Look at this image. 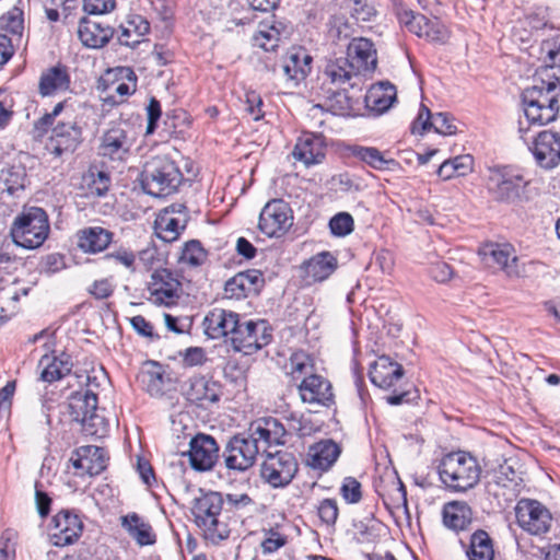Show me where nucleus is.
<instances>
[{"instance_id":"nucleus-1","label":"nucleus","mask_w":560,"mask_h":560,"mask_svg":"<svg viewBox=\"0 0 560 560\" xmlns=\"http://www.w3.org/2000/svg\"><path fill=\"white\" fill-rule=\"evenodd\" d=\"M486 189L492 201L512 207H523L530 200L528 187L530 182L523 172L511 165L488 167Z\"/></svg>"},{"instance_id":"nucleus-2","label":"nucleus","mask_w":560,"mask_h":560,"mask_svg":"<svg viewBox=\"0 0 560 560\" xmlns=\"http://www.w3.org/2000/svg\"><path fill=\"white\" fill-rule=\"evenodd\" d=\"M436 469L444 488L457 493L474 489L479 483L482 471L477 457L466 451L443 455Z\"/></svg>"},{"instance_id":"nucleus-3","label":"nucleus","mask_w":560,"mask_h":560,"mask_svg":"<svg viewBox=\"0 0 560 560\" xmlns=\"http://www.w3.org/2000/svg\"><path fill=\"white\" fill-rule=\"evenodd\" d=\"M224 499L220 492L201 493L194 500L191 513L196 525L202 530L207 540L218 544L230 535L228 523L220 520Z\"/></svg>"},{"instance_id":"nucleus-4","label":"nucleus","mask_w":560,"mask_h":560,"mask_svg":"<svg viewBox=\"0 0 560 560\" xmlns=\"http://www.w3.org/2000/svg\"><path fill=\"white\" fill-rule=\"evenodd\" d=\"M49 231L48 215L38 207L23 208L10 226L12 242L26 249L40 247L47 240Z\"/></svg>"},{"instance_id":"nucleus-5","label":"nucleus","mask_w":560,"mask_h":560,"mask_svg":"<svg viewBox=\"0 0 560 560\" xmlns=\"http://www.w3.org/2000/svg\"><path fill=\"white\" fill-rule=\"evenodd\" d=\"M142 188L153 197H166L177 190L183 174L176 163L165 155L151 158L142 171Z\"/></svg>"},{"instance_id":"nucleus-6","label":"nucleus","mask_w":560,"mask_h":560,"mask_svg":"<svg viewBox=\"0 0 560 560\" xmlns=\"http://www.w3.org/2000/svg\"><path fill=\"white\" fill-rule=\"evenodd\" d=\"M271 338L272 335L265 320H238L230 342L235 351L249 355L267 346Z\"/></svg>"},{"instance_id":"nucleus-7","label":"nucleus","mask_w":560,"mask_h":560,"mask_svg":"<svg viewBox=\"0 0 560 560\" xmlns=\"http://www.w3.org/2000/svg\"><path fill=\"white\" fill-rule=\"evenodd\" d=\"M299 465L294 455L287 451L268 453L261 464V478L273 488L288 486L295 474Z\"/></svg>"},{"instance_id":"nucleus-8","label":"nucleus","mask_w":560,"mask_h":560,"mask_svg":"<svg viewBox=\"0 0 560 560\" xmlns=\"http://www.w3.org/2000/svg\"><path fill=\"white\" fill-rule=\"evenodd\" d=\"M518 526L530 535L547 534L552 525L550 511L538 500L523 498L515 505Z\"/></svg>"},{"instance_id":"nucleus-9","label":"nucleus","mask_w":560,"mask_h":560,"mask_svg":"<svg viewBox=\"0 0 560 560\" xmlns=\"http://www.w3.org/2000/svg\"><path fill=\"white\" fill-rule=\"evenodd\" d=\"M293 224L292 210L281 199H273L265 205L259 214L258 228L269 237L284 235Z\"/></svg>"},{"instance_id":"nucleus-10","label":"nucleus","mask_w":560,"mask_h":560,"mask_svg":"<svg viewBox=\"0 0 560 560\" xmlns=\"http://www.w3.org/2000/svg\"><path fill=\"white\" fill-rule=\"evenodd\" d=\"M258 454L255 441L249 436L235 435L226 444L223 458L226 468L245 471L255 464Z\"/></svg>"},{"instance_id":"nucleus-11","label":"nucleus","mask_w":560,"mask_h":560,"mask_svg":"<svg viewBox=\"0 0 560 560\" xmlns=\"http://www.w3.org/2000/svg\"><path fill=\"white\" fill-rule=\"evenodd\" d=\"M478 254L486 267L502 270L509 277L520 275L518 258L510 244L486 243L479 248Z\"/></svg>"},{"instance_id":"nucleus-12","label":"nucleus","mask_w":560,"mask_h":560,"mask_svg":"<svg viewBox=\"0 0 560 560\" xmlns=\"http://www.w3.org/2000/svg\"><path fill=\"white\" fill-rule=\"evenodd\" d=\"M299 395L304 404L329 407L334 404L331 383L322 375L304 376L298 386Z\"/></svg>"},{"instance_id":"nucleus-13","label":"nucleus","mask_w":560,"mask_h":560,"mask_svg":"<svg viewBox=\"0 0 560 560\" xmlns=\"http://www.w3.org/2000/svg\"><path fill=\"white\" fill-rule=\"evenodd\" d=\"M132 144L133 139L130 132L119 126H115L103 133L98 153L112 161L122 162L129 156Z\"/></svg>"},{"instance_id":"nucleus-14","label":"nucleus","mask_w":560,"mask_h":560,"mask_svg":"<svg viewBox=\"0 0 560 560\" xmlns=\"http://www.w3.org/2000/svg\"><path fill=\"white\" fill-rule=\"evenodd\" d=\"M82 141L81 127L74 121H59L51 131L47 149L55 155L72 153Z\"/></svg>"},{"instance_id":"nucleus-15","label":"nucleus","mask_w":560,"mask_h":560,"mask_svg":"<svg viewBox=\"0 0 560 560\" xmlns=\"http://www.w3.org/2000/svg\"><path fill=\"white\" fill-rule=\"evenodd\" d=\"M179 282L167 269H158L149 282L150 300L158 305H172L178 298Z\"/></svg>"},{"instance_id":"nucleus-16","label":"nucleus","mask_w":560,"mask_h":560,"mask_svg":"<svg viewBox=\"0 0 560 560\" xmlns=\"http://www.w3.org/2000/svg\"><path fill=\"white\" fill-rule=\"evenodd\" d=\"M337 258L329 252H322L300 266V277L305 285L328 279L337 269Z\"/></svg>"},{"instance_id":"nucleus-17","label":"nucleus","mask_w":560,"mask_h":560,"mask_svg":"<svg viewBox=\"0 0 560 560\" xmlns=\"http://www.w3.org/2000/svg\"><path fill=\"white\" fill-rule=\"evenodd\" d=\"M285 430L282 423L272 417L260 418L250 423L249 439L256 442L259 452L271 445L283 444Z\"/></svg>"},{"instance_id":"nucleus-18","label":"nucleus","mask_w":560,"mask_h":560,"mask_svg":"<svg viewBox=\"0 0 560 560\" xmlns=\"http://www.w3.org/2000/svg\"><path fill=\"white\" fill-rule=\"evenodd\" d=\"M189 462L194 469L210 470L219 458V446L215 440L206 434H198L189 443Z\"/></svg>"},{"instance_id":"nucleus-19","label":"nucleus","mask_w":560,"mask_h":560,"mask_svg":"<svg viewBox=\"0 0 560 560\" xmlns=\"http://www.w3.org/2000/svg\"><path fill=\"white\" fill-rule=\"evenodd\" d=\"M530 150L541 167H556L560 163V135L550 130L540 131Z\"/></svg>"},{"instance_id":"nucleus-20","label":"nucleus","mask_w":560,"mask_h":560,"mask_svg":"<svg viewBox=\"0 0 560 560\" xmlns=\"http://www.w3.org/2000/svg\"><path fill=\"white\" fill-rule=\"evenodd\" d=\"M114 28L98 18H83L78 26V37L83 46L92 49L104 47L113 37Z\"/></svg>"},{"instance_id":"nucleus-21","label":"nucleus","mask_w":560,"mask_h":560,"mask_svg":"<svg viewBox=\"0 0 560 560\" xmlns=\"http://www.w3.org/2000/svg\"><path fill=\"white\" fill-rule=\"evenodd\" d=\"M106 452L95 445H84L78 447L70 460L75 469L81 470V475L95 476L101 474L107 466Z\"/></svg>"},{"instance_id":"nucleus-22","label":"nucleus","mask_w":560,"mask_h":560,"mask_svg":"<svg viewBox=\"0 0 560 560\" xmlns=\"http://www.w3.org/2000/svg\"><path fill=\"white\" fill-rule=\"evenodd\" d=\"M83 529L78 515L69 511H60L52 518L51 539L56 546H67L75 541Z\"/></svg>"},{"instance_id":"nucleus-23","label":"nucleus","mask_w":560,"mask_h":560,"mask_svg":"<svg viewBox=\"0 0 560 560\" xmlns=\"http://www.w3.org/2000/svg\"><path fill=\"white\" fill-rule=\"evenodd\" d=\"M238 320L240 315L232 311L213 308L206 315L202 325L206 335L212 339L230 338Z\"/></svg>"},{"instance_id":"nucleus-24","label":"nucleus","mask_w":560,"mask_h":560,"mask_svg":"<svg viewBox=\"0 0 560 560\" xmlns=\"http://www.w3.org/2000/svg\"><path fill=\"white\" fill-rule=\"evenodd\" d=\"M371 382L383 389L393 387L404 374L402 366L393 361L387 355H382L375 360L370 368Z\"/></svg>"},{"instance_id":"nucleus-25","label":"nucleus","mask_w":560,"mask_h":560,"mask_svg":"<svg viewBox=\"0 0 560 560\" xmlns=\"http://www.w3.org/2000/svg\"><path fill=\"white\" fill-rule=\"evenodd\" d=\"M347 58L360 75L373 71L376 67V51L366 38H353L347 47Z\"/></svg>"},{"instance_id":"nucleus-26","label":"nucleus","mask_w":560,"mask_h":560,"mask_svg":"<svg viewBox=\"0 0 560 560\" xmlns=\"http://www.w3.org/2000/svg\"><path fill=\"white\" fill-rule=\"evenodd\" d=\"M183 390L189 401L199 404L200 406L217 402L220 398L217 383L203 376L190 377Z\"/></svg>"},{"instance_id":"nucleus-27","label":"nucleus","mask_w":560,"mask_h":560,"mask_svg":"<svg viewBox=\"0 0 560 560\" xmlns=\"http://www.w3.org/2000/svg\"><path fill=\"white\" fill-rule=\"evenodd\" d=\"M113 236V232L102 226H89L78 231L77 245L84 253L97 254L109 246Z\"/></svg>"},{"instance_id":"nucleus-28","label":"nucleus","mask_w":560,"mask_h":560,"mask_svg":"<svg viewBox=\"0 0 560 560\" xmlns=\"http://www.w3.org/2000/svg\"><path fill=\"white\" fill-rule=\"evenodd\" d=\"M293 156L307 166L320 163L325 156L320 135H316V132L304 133L294 147Z\"/></svg>"},{"instance_id":"nucleus-29","label":"nucleus","mask_w":560,"mask_h":560,"mask_svg":"<svg viewBox=\"0 0 560 560\" xmlns=\"http://www.w3.org/2000/svg\"><path fill=\"white\" fill-rule=\"evenodd\" d=\"M522 103L546 104L552 108L560 107V83L558 81L540 82L524 89L521 94Z\"/></svg>"},{"instance_id":"nucleus-30","label":"nucleus","mask_w":560,"mask_h":560,"mask_svg":"<svg viewBox=\"0 0 560 560\" xmlns=\"http://www.w3.org/2000/svg\"><path fill=\"white\" fill-rule=\"evenodd\" d=\"M312 57L302 47L291 48L283 58L282 70L288 80L296 84L311 71Z\"/></svg>"},{"instance_id":"nucleus-31","label":"nucleus","mask_w":560,"mask_h":560,"mask_svg":"<svg viewBox=\"0 0 560 560\" xmlns=\"http://www.w3.org/2000/svg\"><path fill=\"white\" fill-rule=\"evenodd\" d=\"M340 448L331 440H323L310 446L307 452V464L319 470H327L337 460Z\"/></svg>"},{"instance_id":"nucleus-32","label":"nucleus","mask_w":560,"mask_h":560,"mask_svg":"<svg viewBox=\"0 0 560 560\" xmlns=\"http://www.w3.org/2000/svg\"><path fill=\"white\" fill-rule=\"evenodd\" d=\"M120 521L122 528L139 546H149L155 542L156 535L152 526L137 513L124 515Z\"/></svg>"},{"instance_id":"nucleus-33","label":"nucleus","mask_w":560,"mask_h":560,"mask_svg":"<svg viewBox=\"0 0 560 560\" xmlns=\"http://www.w3.org/2000/svg\"><path fill=\"white\" fill-rule=\"evenodd\" d=\"M443 522L453 530H465L472 522L471 508L465 501H452L444 505Z\"/></svg>"},{"instance_id":"nucleus-34","label":"nucleus","mask_w":560,"mask_h":560,"mask_svg":"<svg viewBox=\"0 0 560 560\" xmlns=\"http://www.w3.org/2000/svg\"><path fill=\"white\" fill-rule=\"evenodd\" d=\"M185 207L183 205L172 206L170 209L159 215L156 219V230L159 236L165 242H172L178 237L184 230V219L174 217V213H182Z\"/></svg>"},{"instance_id":"nucleus-35","label":"nucleus","mask_w":560,"mask_h":560,"mask_svg":"<svg viewBox=\"0 0 560 560\" xmlns=\"http://www.w3.org/2000/svg\"><path fill=\"white\" fill-rule=\"evenodd\" d=\"M97 410L96 395L86 389L75 392L69 397L68 411L71 419L75 422H82L90 415Z\"/></svg>"},{"instance_id":"nucleus-36","label":"nucleus","mask_w":560,"mask_h":560,"mask_svg":"<svg viewBox=\"0 0 560 560\" xmlns=\"http://www.w3.org/2000/svg\"><path fill=\"white\" fill-rule=\"evenodd\" d=\"M70 78L67 69L61 66L49 68L39 80V92L42 95H51L59 91L69 89Z\"/></svg>"},{"instance_id":"nucleus-37","label":"nucleus","mask_w":560,"mask_h":560,"mask_svg":"<svg viewBox=\"0 0 560 560\" xmlns=\"http://www.w3.org/2000/svg\"><path fill=\"white\" fill-rule=\"evenodd\" d=\"M38 366L42 368L40 378L45 382L51 383L68 375L71 371L72 364L66 355L57 358L44 354L39 360Z\"/></svg>"},{"instance_id":"nucleus-38","label":"nucleus","mask_w":560,"mask_h":560,"mask_svg":"<svg viewBox=\"0 0 560 560\" xmlns=\"http://www.w3.org/2000/svg\"><path fill=\"white\" fill-rule=\"evenodd\" d=\"M396 97L395 86L390 83L373 85L365 95L366 106L371 109L383 113L388 109Z\"/></svg>"},{"instance_id":"nucleus-39","label":"nucleus","mask_w":560,"mask_h":560,"mask_svg":"<svg viewBox=\"0 0 560 560\" xmlns=\"http://www.w3.org/2000/svg\"><path fill=\"white\" fill-rule=\"evenodd\" d=\"M466 555L469 560H493V542L486 530L478 529L470 536Z\"/></svg>"},{"instance_id":"nucleus-40","label":"nucleus","mask_w":560,"mask_h":560,"mask_svg":"<svg viewBox=\"0 0 560 560\" xmlns=\"http://www.w3.org/2000/svg\"><path fill=\"white\" fill-rule=\"evenodd\" d=\"M325 74L337 85H342L360 75L347 57L330 60L325 68Z\"/></svg>"},{"instance_id":"nucleus-41","label":"nucleus","mask_w":560,"mask_h":560,"mask_svg":"<svg viewBox=\"0 0 560 560\" xmlns=\"http://www.w3.org/2000/svg\"><path fill=\"white\" fill-rule=\"evenodd\" d=\"M422 135L427 131L433 130L440 135H452L456 131V127L451 122L446 113L433 114L427 105L422 103Z\"/></svg>"},{"instance_id":"nucleus-42","label":"nucleus","mask_w":560,"mask_h":560,"mask_svg":"<svg viewBox=\"0 0 560 560\" xmlns=\"http://www.w3.org/2000/svg\"><path fill=\"white\" fill-rule=\"evenodd\" d=\"M524 115L528 125H537L545 126L550 122H553L560 113V107H556L551 109V106L546 104H529L522 103Z\"/></svg>"},{"instance_id":"nucleus-43","label":"nucleus","mask_w":560,"mask_h":560,"mask_svg":"<svg viewBox=\"0 0 560 560\" xmlns=\"http://www.w3.org/2000/svg\"><path fill=\"white\" fill-rule=\"evenodd\" d=\"M349 151L352 156L375 170H384L393 163V160L386 159L378 149L373 147L352 145Z\"/></svg>"},{"instance_id":"nucleus-44","label":"nucleus","mask_w":560,"mask_h":560,"mask_svg":"<svg viewBox=\"0 0 560 560\" xmlns=\"http://www.w3.org/2000/svg\"><path fill=\"white\" fill-rule=\"evenodd\" d=\"M229 511L233 512L238 517L250 516L257 510V504L253 498L247 493L232 492L228 493L225 498Z\"/></svg>"},{"instance_id":"nucleus-45","label":"nucleus","mask_w":560,"mask_h":560,"mask_svg":"<svg viewBox=\"0 0 560 560\" xmlns=\"http://www.w3.org/2000/svg\"><path fill=\"white\" fill-rule=\"evenodd\" d=\"M0 190L7 191L9 195H14L25 186V173L21 167L10 166L3 167L0 171Z\"/></svg>"},{"instance_id":"nucleus-46","label":"nucleus","mask_w":560,"mask_h":560,"mask_svg":"<svg viewBox=\"0 0 560 560\" xmlns=\"http://www.w3.org/2000/svg\"><path fill=\"white\" fill-rule=\"evenodd\" d=\"M150 25L141 16H136L122 27L120 43L124 45H132L140 42V37L149 33Z\"/></svg>"},{"instance_id":"nucleus-47","label":"nucleus","mask_w":560,"mask_h":560,"mask_svg":"<svg viewBox=\"0 0 560 560\" xmlns=\"http://www.w3.org/2000/svg\"><path fill=\"white\" fill-rule=\"evenodd\" d=\"M424 22V36L428 42L432 44H446L450 38L448 27L436 16L433 19H427L422 15Z\"/></svg>"},{"instance_id":"nucleus-48","label":"nucleus","mask_w":560,"mask_h":560,"mask_svg":"<svg viewBox=\"0 0 560 560\" xmlns=\"http://www.w3.org/2000/svg\"><path fill=\"white\" fill-rule=\"evenodd\" d=\"M207 252L198 241H189L185 244L179 255V262L189 267H197L203 264Z\"/></svg>"},{"instance_id":"nucleus-49","label":"nucleus","mask_w":560,"mask_h":560,"mask_svg":"<svg viewBox=\"0 0 560 560\" xmlns=\"http://www.w3.org/2000/svg\"><path fill=\"white\" fill-rule=\"evenodd\" d=\"M82 432L86 436L96 439L104 438L108 432V422L97 410L80 422Z\"/></svg>"},{"instance_id":"nucleus-50","label":"nucleus","mask_w":560,"mask_h":560,"mask_svg":"<svg viewBox=\"0 0 560 560\" xmlns=\"http://www.w3.org/2000/svg\"><path fill=\"white\" fill-rule=\"evenodd\" d=\"M291 374L294 380H303L314 373V363L312 358L305 352H295L290 359Z\"/></svg>"},{"instance_id":"nucleus-51","label":"nucleus","mask_w":560,"mask_h":560,"mask_svg":"<svg viewBox=\"0 0 560 560\" xmlns=\"http://www.w3.org/2000/svg\"><path fill=\"white\" fill-rule=\"evenodd\" d=\"M495 482L502 487H518L523 483L522 472L514 468V466L505 460L494 472Z\"/></svg>"},{"instance_id":"nucleus-52","label":"nucleus","mask_w":560,"mask_h":560,"mask_svg":"<svg viewBox=\"0 0 560 560\" xmlns=\"http://www.w3.org/2000/svg\"><path fill=\"white\" fill-rule=\"evenodd\" d=\"M84 182L88 195L96 197L104 196L110 185L109 176L105 172L90 173L84 177Z\"/></svg>"},{"instance_id":"nucleus-53","label":"nucleus","mask_w":560,"mask_h":560,"mask_svg":"<svg viewBox=\"0 0 560 560\" xmlns=\"http://www.w3.org/2000/svg\"><path fill=\"white\" fill-rule=\"evenodd\" d=\"M224 292L229 299L240 300L247 296L250 291L248 289L246 276H243L242 272H238L229 279L225 282Z\"/></svg>"},{"instance_id":"nucleus-54","label":"nucleus","mask_w":560,"mask_h":560,"mask_svg":"<svg viewBox=\"0 0 560 560\" xmlns=\"http://www.w3.org/2000/svg\"><path fill=\"white\" fill-rule=\"evenodd\" d=\"M353 218L348 212H340L329 221V228L334 235L346 236L353 231Z\"/></svg>"},{"instance_id":"nucleus-55","label":"nucleus","mask_w":560,"mask_h":560,"mask_svg":"<svg viewBox=\"0 0 560 560\" xmlns=\"http://www.w3.org/2000/svg\"><path fill=\"white\" fill-rule=\"evenodd\" d=\"M287 544V536L276 529L265 532V538L260 542L262 553H273Z\"/></svg>"},{"instance_id":"nucleus-56","label":"nucleus","mask_w":560,"mask_h":560,"mask_svg":"<svg viewBox=\"0 0 560 560\" xmlns=\"http://www.w3.org/2000/svg\"><path fill=\"white\" fill-rule=\"evenodd\" d=\"M118 72H119L120 78L127 79L128 82H121V83H118L117 85H115L114 86L115 92L121 97L128 96V95L135 93L136 88H137V84H136L137 77H136L135 72L130 68H127V67L119 68Z\"/></svg>"},{"instance_id":"nucleus-57","label":"nucleus","mask_w":560,"mask_h":560,"mask_svg":"<svg viewBox=\"0 0 560 560\" xmlns=\"http://www.w3.org/2000/svg\"><path fill=\"white\" fill-rule=\"evenodd\" d=\"M342 498L349 503H358L361 500V483L353 477L345 478L340 488Z\"/></svg>"},{"instance_id":"nucleus-58","label":"nucleus","mask_w":560,"mask_h":560,"mask_svg":"<svg viewBox=\"0 0 560 560\" xmlns=\"http://www.w3.org/2000/svg\"><path fill=\"white\" fill-rule=\"evenodd\" d=\"M328 114L320 105H313L307 114H306V124L307 126L313 129L312 132H316V135H319V129L323 128V126L326 122V116Z\"/></svg>"},{"instance_id":"nucleus-59","label":"nucleus","mask_w":560,"mask_h":560,"mask_svg":"<svg viewBox=\"0 0 560 560\" xmlns=\"http://www.w3.org/2000/svg\"><path fill=\"white\" fill-rule=\"evenodd\" d=\"M280 40L279 30L272 25L267 30H260L256 36L257 44L265 50H272Z\"/></svg>"},{"instance_id":"nucleus-60","label":"nucleus","mask_w":560,"mask_h":560,"mask_svg":"<svg viewBox=\"0 0 560 560\" xmlns=\"http://www.w3.org/2000/svg\"><path fill=\"white\" fill-rule=\"evenodd\" d=\"M318 516L326 525H334L338 517V506L336 500H323L318 506Z\"/></svg>"},{"instance_id":"nucleus-61","label":"nucleus","mask_w":560,"mask_h":560,"mask_svg":"<svg viewBox=\"0 0 560 560\" xmlns=\"http://www.w3.org/2000/svg\"><path fill=\"white\" fill-rule=\"evenodd\" d=\"M428 273L434 281L444 283L453 277V269L445 261L436 260L431 264Z\"/></svg>"},{"instance_id":"nucleus-62","label":"nucleus","mask_w":560,"mask_h":560,"mask_svg":"<svg viewBox=\"0 0 560 560\" xmlns=\"http://www.w3.org/2000/svg\"><path fill=\"white\" fill-rule=\"evenodd\" d=\"M329 35L335 39L348 38L350 36V26L343 16L335 15L329 20Z\"/></svg>"},{"instance_id":"nucleus-63","label":"nucleus","mask_w":560,"mask_h":560,"mask_svg":"<svg viewBox=\"0 0 560 560\" xmlns=\"http://www.w3.org/2000/svg\"><path fill=\"white\" fill-rule=\"evenodd\" d=\"M454 171L457 172L462 177L467 176L474 171L475 160L471 154H460L448 159Z\"/></svg>"},{"instance_id":"nucleus-64","label":"nucleus","mask_w":560,"mask_h":560,"mask_svg":"<svg viewBox=\"0 0 560 560\" xmlns=\"http://www.w3.org/2000/svg\"><path fill=\"white\" fill-rule=\"evenodd\" d=\"M542 49L547 51V66L550 68L560 67V39L544 42Z\"/></svg>"}]
</instances>
